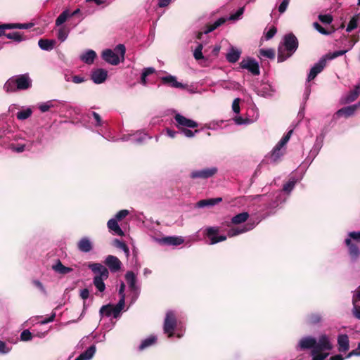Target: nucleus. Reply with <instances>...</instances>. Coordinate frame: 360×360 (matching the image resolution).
<instances>
[{
  "mask_svg": "<svg viewBox=\"0 0 360 360\" xmlns=\"http://www.w3.org/2000/svg\"><path fill=\"white\" fill-rule=\"evenodd\" d=\"M298 47V40L292 33L284 36L283 43L278 47V62H283L290 58Z\"/></svg>",
  "mask_w": 360,
  "mask_h": 360,
  "instance_id": "nucleus-1",
  "label": "nucleus"
},
{
  "mask_svg": "<svg viewBox=\"0 0 360 360\" xmlns=\"http://www.w3.org/2000/svg\"><path fill=\"white\" fill-rule=\"evenodd\" d=\"M32 79L27 73L11 77L4 84L6 92L27 90L32 86Z\"/></svg>",
  "mask_w": 360,
  "mask_h": 360,
  "instance_id": "nucleus-2",
  "label": "nucleus"
},
{
  "mask_svg": "<svg viewBox=\"0 0 360 360\" xmlns=\"http://www.w3.org/2000/svg\"><path fill=\"white\" fill-rule=\"evenodd\" d=\"M89 269L95 274L93 283L98 291L103 292L105 289L104 281L109 276L108 269L100 263H91L88 265Z\"/></svg>",
  "mask_w": 360,
  "mask_h": 360,
  "instance_id": "nucleus-3",
  "label": "nucleus"
},
{
  "mask_svg": "<svg viewBox=\"0 0 360 360\" xmlns=\"http://www.w3.org/2000/svg\"><path fill=\"white\" fill-rule=\"evenodd\" d=\"M126 49L123 44H118L114 49H106L103 51L102 57L107 63L116 65L120 63V60L124 59Z\"/></svg>",
  "mask_w": 360,
  "mask_h": 360,
  "instance_id": "nucleus-4",
  "label": "nucleus"
},
{
  "mask_svg": "<svg viewBox=\"0 0 360 360\" xmlns=\"http://www.w3.org/2000/svg\"><path fill=\"white\" fill-rule=\"evenodd\" d=\"M292 132V130L288 131V133L274 146L270 156L271 161L276 162L283 156L285 150V146L290 140Z\"/></svg>",
  "mask_w": 360,
  "mask_h": 360,
  "instance_id": "nucleus-5",
  "label": "nucleus"
},
{
  "mask_svg": "<svg viewBox=\"0 0 360 360\" xmlns=\"http://www.w3.org/2000/svg\"><path fill=\"white\" fill-rule=\"evenodd\" d=\"M124 307L123 299H120L116 305L108 304L103 306L100 309V314L101 316L117 319L120 316Z\"/></svg>",
  "mask_w": 360,
  "mask_h": 360,
  "instance_id": "nucleus-6",
  "label": "nucleus"
},
{
  "mask_svg": "<svg viewBox=\"0 0 360 360\" xmlns=\"http://www.w3.org/2000/svg\"><path fill=\"white\" fill-rule=\"evenodd\" d=\"M347 51L348 50L336 51L333 53H328L321 57L319 62L316 63V75L323 70L326 67L328 60H331L337 57L341 56L345 54Z\"/></svg>",
  "mask_w": 360,
  "mask_h": 360,
  "instance_id": "nucleus-7",
  "label": "nucleus"
},
{
  "mask_svg": "<svg viewBox=\"0 0 360 360\" xmlns=\"http://www.w3.org/2000/svg\"><path fill=\"white\" fill-rule=\"evenodd\" d=\"M176 326V320L174 312L172 311H167L164 322V332L168 334L169 338L173 335Z\"/></svg>",
  "mask_w": 360,
  "mask_h": 360,
  "instance_id": "nucleus-8",
  "label": "nucleus"
},
{
  "mask_svg": "<svg viewBox=\"0 0 360 360\" xmlns=\"http://www.w3.org/2000/svg\"><path fill=\"white\" fill-rule=\"evenodd\" d=\"M240 67L242 69L248 70L254 75H259V67L258 63L255 59L252 58H248L246 59L242 60L240 63Z\"/></svg>",
  "mask_w": 360,
  "mask_h": 360,
  "instance_id": "nucleus-9",
  "label": "nucleus"
},
{
  "mask_svg": "<svg viewBox=\"0 0 360 360\" xmlns=\"http://www.w3.org/2000/svg\"><path fill=\"white\" fill-rule=\"evenodd\" d=\"M219 231V229L217 226H210L205 229L206 236L210 240V245H214L217 243L224 241L226 240V238H227L226 236L223 235V236H217Z\"/></svg>",
  "mask_w": 360,
  "mask_h": 360,
  "instance_id": "nucleus-10",
  "label": "nucleus"
},
{
  "mask_svg": "<svg viewBox=\"0 0 360 360\" xmlns=\"http://www.w3.org/2000/svg\"><path fill=\"white\" fill-rule=\"evenodd\" d=\"M174 120L176 122V127L180 129H184V128H195L198 127V124L193 120L186 118V117L176 114L174 116Z\"/></svg>",
  "mask_w": 360,
  "mask_h": 360,
  "instance_id": "nucleus-11",
  "label": "nucleus"
},
{
  "mask_svg": "<svg viewBox=\"0 0 360 360\" xmlns=\"http://www.w3.org/2000/svg\"><path fill=\"white\" fill-rule=\"evenodd\" d=\"M105 264L109 268L111 272H117L121 269L122 262L115 256L108 255L105 259Z\"/></svg>",
  "mask_w": 360,
  "mask_h": 360,
  "instance_id": "nucleus-12",
  "label": "nucleus"
},
{
  "mask_svg": "<svg viewBox=\"0 0 360 360\" xmlns=\"http://www.w3.org/2000/svg\"><path fill=\"white\" fill-rule=\"evenodd\" d=\"M345 242L348 248V252L351 259L356 260L360 257V249L356 243L350 240V238H346Z\"/></svg>",
  "mask_w": 360,
  "mask_h": 360,
  "instance_id": "nucleus-13",
  "label": "nucleus"
},
{
  "mask_svg": "<svg viewBox=\"0 0 360 360\" xmlns=\"http://www.w3.org/2000/svg\"><path fill=\"white\" fill-rule=\"evenodd\" d=\"M299 347L301 349H311V360H315V338H304L299 343Z\"/></svg>",
  "mask_w": 360,
  "mask_h": 360,
  "instance_id": "nucleus-14",
  "label": "nucleus"
},
{
  "mask_svg": "<svg viewBox=\"0 0 360 360\" xmlns=\"http://www.w3.org/2000/svg\"><path fill=\"white\" fill-rule=\"evenodd\" d=\"M217 172V167L206 168L199 171H194L191 174L193 179H207L214 175Z\"/></svg>",
  "mask_w": 360,
  "mask_h": 360,
  "instance_id": "nucleus-15",
  "label": "nucleus"
},
{
  "mask_svg": "<svg viewBox=\"0 0 360 360\" xmlns=\"http://www.w3.org/2000/svg\"><path fill=\"white\" fill-rule=\"evenodd\" d=\"M108 72L104 69H96L91 72V79L96 84H101L104 82L107 78Z\"/></svg>",
  "mask_w": 360,
  "mask_h": 360,
  "instance_id": "nucleus-16",
  "label": "nucleus"
},
{
  "mask_svg": "<svg viewBox=\"0 0 360 360\" xmlns=\"http://www.w3.org/2000/svg\"><path fill=\"white\" fill-rule=\"evenodd\" d=\"M338 346L340 352H346L349 349V337L346 334L339 335L338 337Z\"/></svg>",
  "mask_w": 360,
  "mask_h": 360,
  "instance_id": "nucleus-17",
  "label": "nucleus"
},
{
  "mask_svg": "<svg viewBox=\"0 0 360 360\" xmlns=\"http://www.w3.org/2000/svg\"><path fill=\"white\" fill-rule=\"evenodd\" d=\"M108 228L110 231H112L114 234L123 236L124 235V231L120 227L118 221L116 219L112 218L107 223Z\"/></svg>",
  "mask_w": 360,
  "mask_h": 360,
  "instance_id": "nucleus-18",
  "label": "nucleus"
},
{
  "mask_svg": "<svg viewBox=\"0 0 360 360\" xmlns=\"http://www.w3.org/2000/svg\"><path fill=\"white\" fill-rule=\"evenodd\" d=\"M241 55V51L237 48L231 46L226 53V60L231 63H235L238 60Z\"/></svg>",
  "mask_w": 360,
  "mask_h": 360,
  "instance_id": "nucleus-19",
  "label": "nucleus"
},
{
  "mask_svg": "<svg viewBox=\"0 0 360 360\" xmlns=\"http://www.w3.org/2000/svg\"><path fill=\"white\" fill-rule=\"evenodd\" d=\"M316 345H318V350H330L332 349V345L325 335L319 338Z\"/></svg>",
  "mask_w": 360,
  "mask_h": 360,
  "instance_id": "nucleus-20",
  "label": "nucleus"
},
{
  "mask_svg": "<svg viewBox=\"0 0 360 360\" xmlns=\"http://www.w3.org/2000/svg\"><path fill=\"white\" fill-rule=\"evenodd\" d=\"M254 227V226L252 225H250L249 224H248L245 227L243 228H233V229H230L229 231H228V233H227V236L229 237H233V236H238L239 234H241V233H245L251 229H252Z\"/></svg>",
  "mask_w": 360,
  "mask_h": 360,
  "instance_id": "nucleus-21",
  "label": "nucleus"
},
{
  "mask_svg": "<svg viewBox=\"0 0 360 360\" xmlns=\"http://www.w3.org/2000/svg\"><path fill=\"white\" fill-rule=\"evenodd\" d=\"M78 248L83 252H89L92 249V244L90 240L87 238H82L77 244Z\"/></svg>",
  "mask_w": 360,
  "mask_h": 360,
  "instance_id": "nucleus-22",
  "label": "nucleus"
},
{
  "mask_svg": "<svg viewBox=\"0 0 360 360\" xmlns=\"http://www.w3.org/2000/svg\"><path fill=\"white\" fill-rule=\"evenodd\" d=\"M96 56V53L94 51L88 50L80 56V59L84 63L90 65L94 63Z\"/></svg>",
  "mask_w": 360,
  "mask_h": 360,
  "instance_id": "nucleus-23",
  "label": "nucleus"
},
{
  "mask_svg": "<svg viewBox=\"0 0 360 360\" xmlns=\"http://www.w3.org/2000/svg\"><path fill=\"white\" fill-rule=\"evenodd\" d=\"M56 44V41L53 39H41L38 41L39 46L45 51L52 50Z\"/></svg>",
  "mask_w": 360,
  "mask_h": 360,
  "instance_id": "nucleus-24",
  "label": "nucleus"
},
{
  "mask_svg": "<svg viewBox=\"0 0 360 360\" xmlns=\"http://www.w3.org/2000/svg\"><path fill=\"white\" fill-rule=\"evenodd\" d=\"M162 81L165 84H168L174 88H184V86L181 83L177 82L176 78L172 75L163 77L162 78Z\"/></svg>",
  "mask_w": 360,
  "mask_h": 360,
  "instance_id": "nucleus-25",
  "label": "nucleus"
},
{
  "mask_svg": "<svg viewBox=\"0 0 360 360\" xmlns=\"http://www.w3.org/2000/svg\"><path fill=\"white\" fill-rule=\"evenodd\" d=\"M125 279L129 285V288L131 290H136V276L135 275V274L132 271H127L125 274Z\"/></svg>",
  "mask_w": 360,
  "mask_h": 360,
  "instance_id": "nucleus-26",
  "label": "nucleus"
},
{
  "mask_svg": "<svg viewBox=\"0 0 360 360\" xmlns=\"http://www.w3.org/2000/svg\"><path fill=\"white\" fill-rule=\"evenodd\" d=\"M359 105H352L341 108L337 112L338 115H345V117L351 116L358 108Z\"/></svg>",
  "mask_w": 360,
  "mask_h": 360,
  "instance_id": "nucleus-27",
  "label": "nucleus"
},
{
  "mask_svg": "<svg viewBox=\"0 0 360 360\" xmlns=\"http://www.w3.org/2000/svg\"><path fill=\"white\" fill-rule=\"evenodd\" d=\"M222 199L221 198H211V199H206V200H202L198 202L197 206L198 207H205L207 206H213L221 202Z\"/></svg>",
  "mask_w": 360,
  "mask_h": 360,
  "instance_id": "nucleus-28",
  "label": "nucleus"
},
{
  "mask_svg": "<svg viewBox=\"0 0 360 360\" xmlns=\"http://www.w3.org/2000/svg\"><path fill=\"white\" fill-rule=\"evenodd\" d=\"M164 243L171 245H179L184 242V239L181 236H169L162 239Z\"/></svg>",
  "mask_w": 360,
  "mask_h": 360,
  "instance_id": "nucleus-29",
  "label": "nucleus"
},
{
  "mask_svg": "<svg viewBox=\"0 0 360 360\" xmlns=\"http://www.w3.org/2000/svg\"><path fill=\"white\" fill-rule=\"evenodd\" d=\"M96 352V347L92 345L89 347L85 352L82 353L77 359L79 360H90Z\"/></svg>",
  "mask_w": 360,
  "mask_h": 360,
  "instance_id": "nucleus-30",
  "label": "nucleus"
},
{
  "mask_svg": "<svg viewBox=\"0 0 360 360\" xmlns=\"http://www.w3.org/2000/svg\"><path fill=\"white\" fill-rule=\"evenodd\" d=\"M249 214L246 212L240 213L232 217L231 223L235 225L240 224L248 220Z\"/></svg>",
  "mask_w": 360,
  "mask_h": 360,
  "instance_id": "nucleus-31",
  "label": "nucleus"
},
{
  "mask_svg": "<svg viewBox=\"0 0 360 360\" xmlns=\"http://www.w3.org/2000/svg\"><path fill=\"white\" fill-rule=\"evenodd\" d=\"M336 30L334 25H326V27L316 22V31L324 35H329Z\"/></svg>",
  "mask_w": 360,
  "mask_h": 360,
  "instance_id": "nucleus-32",
  "label": "nucleus"
},
{
  "mask_svg": "<svg viewBox=\"0 0 360 360\" xmlns=\"http://www.w3.org/2000/svg\"><path fill=\"white\" fill-rule=\"evenodd\" d=\"M360 95V84L356 85L346 97V102L350 103L354 101Z\"/></svg>",
  "mask_w": 360,
  "mask_h": 360,
  "instance_id": "nucleus-33",
  "label": "nucleus"
},
{
  "mask_svg": "<svg viewBox=\"0 0 360 360\" xmlns=\"http://www.w3.org/2000/svg\"><path fill=\"white\" fill-rule=\"evenodd\" d=\"M32 114V110L30 108H24L18 111L16 114V117L20 120H24L29 118Z\"/></svg>",
  "mask_w": 360,
  "mask_h": 360,
  "instance_id": "nucleus-34",
  "label": "nucleus"
},
{
  "mask_svg": "<svg viewBox=\"0 0 360 360\" xmlns=\"http://www.w3.org/2000/svg\"><path fill=\"white\" fill-rule=\"evenodd\" d=\"M70 17V13L68 10H65L56 20V25L60 26L63 24L68 18Z\"/></svg>",
  "mask_w": 360,
  "mask_h": 360,
  "instance_id": "nucleus-35",
  "label": "nucleus"
},
{
  "mask_svg": "<svg viewBox=\"0 0 360 360\" xmlns=\"http://www.w3.org/2000/svg\"><path fill=\"white\" fill-rule=\"evenodd\" d=\"M53 269L56 271H57V272H58L60 274H68V273H70V271H72V269L71 268L66 267V266H63L60 261H58L56 264H55L53 266Z\"/></svg>",
  "mask_w": 360,
  "mask_h": 360,
  "instance_id": "nucleus-36",
  "label": "nucleus"
},
{
  "mask_svg": "<svg viewBox=\"0 0 360 360\" xmlns=\"http://www.w3.org/2000/svg\"><path fill=\"white\" fill-rule=\"evenodd\" d=\"M157 340V338L154 335H150L148 338L143 340L139 346L140 349H143L152 345H153Z\"/></svg>",
  "mask_w": 360,
  "mask_h": 360,
  "instance_id": "nucleus-37",
  "label": "nucleus"
},
{
  "mask_svg": "<svg viewBox=\"0 0 360 360\" xmlns=\"http://www.w3.org/2000/svg\"><path fill=\"white\" fill-rule=\"evenodd\" d=\"M226 20L225 18H221L219 19H218L217 20H216L213 25H210L205 32L204 33L205 34H208L211 32H212L213 30H214L216 28H217L218 27H219L220 25H221L222 24H224Z\"/></svg>",
  "mask_w": 360,
  "mask_h": 360,
  "instance_id": "nucleus-38",
  "label": "nucleus"
},
{
  "mask_svg": "<svg viewBox=\"0 0 360 360\" xmlns=\"http://www.w3.org/2000/svg\"><path fill=\"white\" fill-rule=\"evenodd\" d=\"M318 18L323 24L328 26L331 25L330 24L333 20V16L330 14H320L319 15Z\"/></svg>",
  "mask_w": 360,
  "mask_h": 360,
  "instance_id": "nucleus-39",
  "label": "nucleus"
},
{
  "mask_svg": "<svg viewBox=\"0 0 360 360\" xmlns=\"http://www.w3.org/2000/svg\"><path fill=\"white\" fill-rule=\"evenodd\" d=\"M53 107V104L52 101H49L47 102L40 103L38 106L39 109L41 112H46Z\"/></svg>",
  "mask_w": 360,
  "mask_h": 360,
  "instance_id": "nucleus-40",
  "label": "nucleus"
},
{
  "mask_svg": "<svg viewBox=\"0 0 360 360\" xmlns=\"http://www.w3.org/2000/svg\"><path fill=\"white\" fill-rule=\"evenodd\" d=\"M11 29H29L33 26V23H10Z\"/></svg>",
  "mask_w": 360,
  "mask_h": 360,
  "instance_id": "nucleus-41",
  "label": "nucleus"
},
{
  "mask_svg": "<svg viewBox=\"0 0 360 360\" xmlns=\"http://www.w3.org/2000/svg\"><path fill=\"white\" fill-rule=\"evenodd\" d=\"M357 22H358L357 18L356 16L352 17L351 18V20H349V23H348V25H347V29H346V31L348 32H350L356 28V27H357Z\"/></svg>",
  "mask_w": 360,
  "mask_h": 360,
  "instance_id": "nucleus-42",
  "label": "nucleus"
},
{
  "mask_svg": "<svg viewBox=\"0 0 360 360\" xmlns=\"http://www.w3.org/2000/svg\"><path fill=\"white\" fill-rule=\"evenodd\" d=\"M114 243H115V244L116 245V246L117 248L122 249L125 252L127 256H129V250L128 247L127 246V245L124 243L120 241L118 239H115Z\"/></svg>",
  "mask_w": 360,
  "mask_h": 360,
  "instance_id": "nucleus-43",
  "label": "nucleus"
},
{
  "mask_svg": "<svg viewBox=\"0 0 360 360\" xmlns=\"http://www.w3.org/2000/svg\"><path fill=\"white\" fill-rule=\"evenodd\" d=\"M6 37L8 39H13L15 41H21L22 40V37L18 32L8 33L6 34Z\"/></svg>",
  "mask_w": 360,
  "mask_h": 360,
  "instance_id": "nucleus-44",
  "label": "nucleus"
},
{
  "mask_svg": "<svg viewBox=\"0 0 360 360\" xmlns=\"http://www.w3.org/2000/svg\"><path fill=\"white\" fill-rule=\"evenodd\" d=\"M68 36V32L65 30L64 27H60L58 31V39L60 41H64Z\"/></svg>",
  "mask_w": 360,
  "mask_h": 360,
  "instance_id": "nucleus-45",
  "label": "nucleus"
},
{
  "mask_svg": "<svg viewBox=\"0 0 360 360\" xmlns=\"http://www.w3.org/2000/svg\"><path fill=\"white\" fill-rule=\"evenodd\" d=\"M260 54L268 58H274L275 56V52L272 49H261Z\"/></svg>",
  "mask_w": 360,
  "mask_h": 360,
  "instance_id": "nucleus-46",
  "label": "nucleus"
},
{
  "mask_svg": "<svg viewBox=\"0 0 360 360\" xmlns=\"http://www.w3.org/2000/svg\"><path fill=\"white\" fill-rule=\"evenodd\" d=\"M202 48H203V46L201 44H199L198 45V46L195 48L194 53H193V56L196 60H200V59L203 58V55L202 53Z\"/></svg>",
  "mask_w": 360,
  "mask_h": 360,
  "instance_id": "nucleus-47",
  "label": "nucleus"
},
{
  "mask_svg": "<svg viewBox=\"0 0 360 360\" xmlns=\"http://www.w3.org/2000/svg\"><path fill=\"white\" fill-rule=\"evenodd\" d=\"M277 29L276 27H271L266 32H265V39L266 40H269L271 39L276 33Z\"/></svg>",
  "mask_w": 360,
  "mask_h": 360,
  "instance_id": "nucleus-48",
  "label": "nucleus"
},
{
  "mask_svg": "<svg viewBox=\"0 0 360 360\" xmlns=\"http://www.w3.org/2000/svg\"><path fill=\"white\" fill-rule=\"evenodd\" d=\"M348 238H350V240H354L355 243H359L360 242V231L356 232V231H352L348 233Z\"/></svg>",
  "mask_w": 360,
  "mask_h": 360,
  "instance_id": "nucleus-49",
  "label": "nucleus"
},
{
  "mask_svg": "<svg viewBox=\"0 0 360 360\" xmlns=\"http://www.w3.org/2000/svg\"><path fill=\"white\" fill-rule=\"evenodd\" d=\"M324 350H318V345H316V360H324L328 355V352H323Z\"/></svg>",
  "mask_w": 360,
  "mask_h": 360,
  "instance_id": "nucleus-50",
  "label": "nucleus"
},
{
  "mask_svg": "<svg viewBox=\"0 0 360 360\" xmlns=\"http://www.w3.org/2000/svg\"><path fill=\"white\" fill-rule=\"evenodd\" d=\"M129 214V211L127 210H122L119 211L115 216L114 219H116L117 221H120L124 217H126Z\"/></svg>",
  "mask_w": 360,
  "mask_h": 360,
  "instance_id": "nucleus-51",
  "label": "nucleus"
},
{
  "mask_svg": "<svg viewBox=\"0 0 360 360\" xmlns=\"http://www.w3.org/2000/svg\"><path fill=\"white\" fill-rule=\"evenodd\" d=\"M32 338V333L28 330H23L20 334V339L23 341L30 340Z\"/></svg>",
  "mask_w": 360,
  "mask_h": 360,
  "instance_id": "nucleus-52",
  "label": "nucleus"
},
{
  "mask_svg": "<svg viewBox=\"0 0 360 360\" xmlns=\"http://www.w3.org/2000/svg\"><path fill=\"white\" fill-rule=\"evenodd\" d=\"M296 181L293 179H290L288 183L283 186V190L286 192H290L295 184Z\"/></svg>",
  "mask_w": 360,
  "mask_h": 360,
  "instance_id": "nucleus-53",
  "label": "nucleus"
},
{
  "mask_svg": "<svg viewBox=\"0 0 360 360\" xmlns=\"http://www.w3.org/2000/svg\"><path fill=\"white\" fill-rule=\"evenodd\" d=\"M289 2H290V0H282L281 3L280 4V5L278 6V11L281 13H283L286 11L288 6L289 4Z\"/></svg>",
  "mask_w": 360,
  "mask_h": 360,
  "instance_id": "nucleus-54",
  "label": "nucleus"
},
{
  "mask_svg": "<svg viewBox=\"0 0 360 360\" xmlns=\"http://www.w3.org/2000/svg\"><path fill=\"white\" fill-rule=\"evenodd\" d=\"M239 103H240V98H237L233 100V103H232L233 111L237 114H238L240 112Z\"/></svg>",
  "mask_w": 360,
  "mask_h": 360,
  "instance_id": "nucleus-55",
  "label": "nucleus"
},
{
  "mask_svg": "<svg viewBox=\"0 0 360 360\" xmlns=\"http://www.w3.org/2000/svg\"><path fill=\"white\" fill-rule=\"evenodd\" d=\"M358 301H360V285L355 290L352 297V304L355 305Z\"/></svg>",
  "mask_w": 360,
  "mask_h": 360,
  "instance_id": "nucleus-56",
  "label": "nucleus"
},
{
  "mask_svg": "<svg viewBox=\"0 0 360 360\" xmlns=\"http://www.w3.org/2000/svg\"><path fill=\"white\" fill-rule=\"evenodd\" d=\"M352 314L356 319L360 320V306L356 304L353 305Z\"/></svg>",
  "mask_w": 360,
  "mask_h": 360,
  "instance_id": "nucleus-57",
  "label": "nucleus"
},
{
  "mask_svg": "<svg viewBox=\"0 0 360 360\" xmlns=\"http://www.w3.org/2000/svg\"><path fill=\"white\" fill-rule=\"evenodd\" d=\"M359 40V36H355V35L351 36L350 39L349 41V47L347 50H348V51L350 50Z\"/></svg>",
  "mask_w": 360,
  "mask_h": 360,
  "instance_id": "nucleus-58",
  "label": "nucleus"
},
{
  "mask_svg": "<svg viewBox=\"0 0 360 360\" xmlns=\"http://www.w3.org/2000/svg\"><path fill=\"white\" fill-rule=\"evenodd\" d=\"M125 285L123 282L120 284V287L119 289V294L120 295V299H123L124 305L125 304V294H124Z\"/></svg>",
  "mask_w": 360,
  "mask_h": 360,
  "instance_id": "nucleus-59",
  "label": "nucleus"
},
{
  "mask_svg": "<svg viewBox=\"0 0 360 360\" xmlns=\"http://www.w3.org/2000/svg\"><path fill=\"white\" fill-rule=\"evenodd\" d=\"M10 348H8L4 342L0 340V353L6 354L9 352Z\"/></svg>",
  "mask_w": 360,
  "mask_h": 360,
  "instance_id": "nucleus-60",
  "label": "nucleus"
},
{
  "mask_svg": "<svg viewBox=\"0 0 360 360\" xmlns=\"http://www.w3.org/2000/svg\"><path fill=\"white\" fill-rule=\"evenodd\" d=\"M360 355V343L359 344L358 348L353 349L346 356V358H350L353 356H359Z\"/></svg>",
  "mask_w": 360,
  "mask_h": 360,
  "instance_id": "nucleus-61",
  "label": "nucleus"
},
{
  "mask_svg": "<svg viewBox=\"0 0 360 360\" xmlns=\"http://www.w3.org/2000/svg\"><path fill=\"white\" fill-rule=\"evenodd\" d=\"M198 132V130H195V131H192L190 129H182V133L184 134L185 136L191 138L194 136L195 134Z\"/></svg>",
  "mask_w": 360,
  "mask_h": 360,
  "instance_id": "nucleus-62",
  "label": "nucleus"
},
{
  "mask_svg": "<svg viewBox=\"0 0 360 360\" xmlns=\"http://www.w3.org/2000/svg\"><path fill=\"white\" fill-rule=\"evenodd\" d=\"M155 72V70L153 68H144L143 72H142V74L144 75V76H148L153 73H154Z\"/></svg>",
  "mask_w": 360,
  "mask_h": 360,
  "instance_id": "nucleus-63",
  "label": "nucleus"
},
{
  "mask_svg": "<svg viewBox=\"0 0 360 360\" xmlns=\"http://www.w3.org/2000/svg\"><path fill=\"white\" fill-rule=\"evenodd\" d=\"M315 78V65L312 66L310 70V72L307 77V82H309L311 80Z\"/></svg>",
  "mask_w": 360,
  "mask_h": 360,
  "instance_id": "nucleus-64",
  "label": "nucleus"
}]
</instances>
